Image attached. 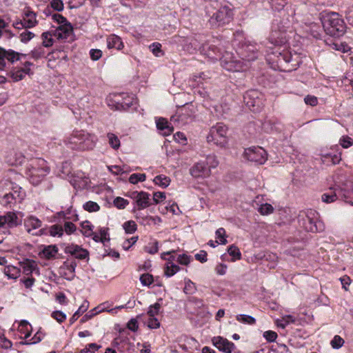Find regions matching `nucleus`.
<instances>
[{
	"label": "nucleus",
	"instance_id": "9d476101",
	"mask_svg": "<svg viewBox=\"0 0 353 353\" xmlns=\"http://www.w3.org/2000/svg\"><path fill=\"white\" fill-rule=\"evenodd\" d=\"M245 157L250 161L262 165L268 159L266 151L261 147H251L245 150Z\"/></svg>",
	"mask_w": 353,
	"mask_h": 353
},
{
	"label": "nucleus",
	"instance_id": "f03ea898",
	"mask_svg": "<svg viewBox=\"0 0 353 353\" xmlns=\"http://www.w3.org/2000/svg\"><path fill=\"white\" fill-rule=\"evenodd\" d=\"M205 12L210 26L215 28L228 24L233 17L232 10L227 6L219 5V0H209Z\"/></svg>",
	"mask_w": 353,
	"mask_h": 353
},
{
	"label": "nucleus",
	"instance_id": "c03bdc74",
	"mask_svg": "<svg viewBox=\"0 0 353 353\" xmlns=\"http://www.w3.org/2000/svg\"><path fill=\"white\" fill-rule=\"evenodd\" d=\"M196 291L195 284L190 279H185V287L183 292L187 294H192Z\"/></svg>",
	"mask_w": 353,
	"mask_h": 353
},
{
	"label": "nucleus",
	"instance_id": "37998d69",
	"mask_svg": "<svg viewBox=\"0 0 353 353\" xmlns=\"http://www.w3.org/2000/svg\"><path fill=\"white\" fill-rule=\"evenodd\" d=\"M83 209L89 212H97L100 210V206L94 201H89L83 204Z\"/></svg>",
	"mask_w": 353,
	"mask_h": 353
},
{
	"label": "nucleus",
	"instance_id": "4468645a",
	"mask_svg": "<svg viewBox=\"0 0 353 353\" xmlns=\"http://www.w3.org/2000/svg\"><path fill=\"white\" fill-rule=\"evenodd\" d=\"M21 223V221L14 212H9L5 215H0V228H12Z\"/></svg>",
	"mask_w": 353,
	"mask_h": 353
},
{
	"label": "nucleus",
	"instance_id": "69168bd1",
	"mask_svg": "<svg viewBox=\"0 0 353 353\" xmlns=\"http://www.w3.org/2000/svg\"><path fill=\"white\" fill-rule=\"evenodd\" d=\"M51 8L56 11H61L63 9V3L61 0H52L50 3Z\"/></svg>",
	"mask_w": 353,
	"mask_h": 353
},
{
	"label": "nucleus",
	"instance_id": "a19ab883",
	"mask_svg": "<svg viewBox=\"0 0 353 353\" xmlns=\"http://www.w3.org/2000/svg\"><path fill=\"white\" fill-rule=\"evenodd\" d=\"M37 268V263L33 260H26L24 266H23V272L26 274H31L34 270Z\"/></svg>",
	"mask_w": 353,
	"mask_h": 353
},
{
	"label": "nucleus",
	"instance_id": "bb28decb",
	"mask_svg": "<svg viewBox=\"0 0 353 353\" xmlns=\"http://www.w3.org/2000/svg\"><path fill=\"white\" fill-rule=\"evenodd\" d=\"M89 302L86 300L83 301L82 304L80 305L79 309L75 312V313L72 315V316L70 319V324H72L74 321H76L78 318L83 314L85 312L88 310L89 308Z\"/></svg>",
	"mask_w": 353,
	"mask_h": 353
},
{
	"label": "nucleus",
	"instance_id": "864d4df0",
	"mask_svg": "<svg viewBox=\"0 0 353 353\" xmlns=\"http://www.w3.org/2000/svg\"><path fill=\"white\" fill-rule=\"evenodd\" d=\"M161 309V304L155 303L154 305H150L148 311V314L150 317H155L159 313Z\"/></svg>",
	"mask_w": 353,
	"mask_h": 353
},
{
	"label": "nucleus",
	"instance_id": "6ab92c4d",
	"mask_svg": "<svg viewBox=\"0 0 353 353\" xmlns=\"http://www.w3.org/2000/svg\"><path fill=\"white\" fill-rule=\"evenodd\" d=\"M243 59L248 61H253L257 58V48L255 44L245 43L241 52Z\"/></svg>",
	"mask_w": 353,
	"mask_h": 353
},
{
	"label": "nucleus",
	"instance_id": "e2e57ef3",
	"mask_svg": "<svg viewBox=\"0 0 353 353\" xmlns=\"http://www.w3.org/2000/svg\"><path fill=\"white\" fill-rule=\"evenodd\" d=\"M325 159H330L332 164H337L341 160V153L338 154H332L327 153L323 156Z\"/></svg>",
	"mask_w": 353,
	"mask_h": 353
},
{
	"label": "nucleus",
	"instance_id": "72a5a7b5",
	"mask_svg": "<svg viewBox=\"0 0 353 353\" xmlns=\"http://www.w3.org/2000/svg\"><path fill=\"white\" fill-rule=\"evenodd\" d=\"M153 181L156 185H158L163 188H165L170 185V179L169 177L161 174L155 176Z\"/></svg>",
	"mask_w": 353,
	"mask_h": 353
},
{
	"label": "nucleus",
	"instance_id": "de8ad7c7",
	"mask_svg": "<svg viewBox=\"0 0 353 353\" xmlns=\"http://www.w3.org/2000/svg\"><path fill=\"white\" fill-rule=\"evenodd\" d=\"M146 179L145 174L134 173L130 175L129 181L131 183L136 184L139 181H144Z\"/></svg>",
	"mask_w": 353,
	"mask_h": 353
},
{
	"label": "nucleus",
	"instance_id": "f8f14e48",
	"mask_svg": "<svg viewBox=\"0 0 353 353\" xmlns=\"http://www.w3.org/2000/svg\"><path fill=\"white\" fill-rule=\"evenodd\" d=\"M261 93L259 91L252 90L248 91L243 97L247 106L250 108H253V111L258 110L262 105L261 99L259 97Z\"/></svg>",
	"mask_w": 353,
	"mask_h": 353
},
{
	"label": "nucleus",
	"instance_id": "393cba45",
	"mask_svg": "<svg viewBox=\"0 0 353 353\" xmlns=\"http://www.w3.org/2000/svg\"><path fill=\"white\" fill-rule=\"evenodd\" d=\"M117 103V109L126 110L130 108L134 103V97L132 96L125 95L122 97V100H118Z\"/></svg>",
	"mask_w": 353,
	"mask_h": 353
},
{
	"label": "nucleus",
	"instance_id": "f704fd0d",
	"mask_svg": "<svg viewBox=\"0 0 353 353\" xmlns=\"http://www.w3.org/2000/svg\"><path fill=\"white\" fill-rule=\"evenodd\" d=\"M4 274L9 279H17L19 276V270L14 266H7L4 268Z\"/></svg>",
	"mask_w": 353,
	"mask_h": 353
},
{
	"label": "nucleus",
	"instance_id": "a18cd8bd",
	"mask_svg": "<svg viewBox=\"0 0 353 353\" xmlns=\"http://www.w3.org/2000/svg\"><path fill=\"white\" fill-rule=\"evenodd\" d=\"M123 228L128 234H132L137 230V224L134 221H128L123 223Z\"/></svg>",
	"mask_w": 353,
	"mask_h": 353
},
{
	"label": "nucleus",
	"instance_id": "412c9836",
	"mask_svg": "<svg viewBox=\"0 0 353 353\" xmlns=\"http://www.w3.org/2000/svg\"><path fill=\"white\" fill-rule=\"evenodd\" d=\"M20 23L25 28L34 27L37 23L36 14L32 11L27 10L25 12L23 19L20 21Z\"/></svg>",
	"mask_w": 353,
	"mask_h": 353
},
{
	"label": "nucleus",
	"instance_id": "0e129e2a",
	"mask_svg": "<svg viewBox=\"0 0 353 353\" xmlns=\"http://www.w3.org/2000/svg\"><path fill=\"white\" fill-rule=\"evenodd\" d=\"M174 139L177 143L181 145H184L187 144V138L183 132H177L174 134Z\"/></svg>",
	"mask_w": 353,
	"mask_h": 353
},
{
	"label": "nucleus",
	"instance_id": "dca6fc26",
	"mask_svg": "<svg viewBox=\"0 0 353 353\" xmlns=\"http://www.w3.org/2000/svg\"><path fill=\"white\" fill-rule=\"evenodd\" d=\"M190 172L194 178H205L210 175V169L205 162H198L192 167Z\"/></svg>",
	"mask_w": 353,
	"mask_h": 353
},
{
	"label": "nucleus",
	"instance_id": "20e7f679",
	"mask_svg": "<svg viewBox=\"0 0 353 353\" xmlns=\"http://www.w3.org/2000/svg\"><path fill=\"white\" fill-rule=\"evenodd\" d=\"M321 23L327 34L334 37H339L345 32V24L337 12H330L323 14Z\"/></svg>",
	"mask_w": 353,
	"mask_h": 353
},
{
	"label": "nucleus",
	"instance_id": "bf43d9fd",
	"mask_svg": "<svg viewBox=\"0 0 353 353\" xmlns=\"http://www.w3.org/2000/svg\"><path fill=\"white\" fill-rule=\"evenodd\" d=\"M63 266L64 268H65L67 270H68L72 274L71 278L72 279L74 276V273L75 272V269L77 267L76 261H72L70 263H69L68 261H67L64 262Z\"/></svg>",
	"mask_w": 353,
	"mask_h": 353
},
{
	"label": "nucleus",
	"instance_id": "6e6d98bb",
	"mask_svg": "<svg viewBox=\"0 0 353 353\" xmlns=\"http://www.w3.org/2000/svg\"><path fill=\"white\" fill-rule=\"evenodd\" d=\"M101 347V345L97 343H90L84 349L81 350L80 353H94Z\"/></svg>",
	"mask_w": 353,
	"mask_h": 353
},
{
	"label": "nucleus",
	"instance_id": "5701e85b",
	"mask_svg": "<svg viewBox=\"0 0 353 353\" xmlns=\"http://www.w3.org/2000/svg\"><path fill=\"white\" fill-rule=\"evenodd\" d=\"M41 221L35 216H30L24 221V226L28 233H31L33 230L41 228Z\"/></svg>",
	"mask_w": 353,
	"mask_h": 353
},
{
	"label": "nucleus",
	"instance_id": "052dcab7",
	"mask_svg": "<svg viewBox=\"0 0 353 353\" xmlns=\"http://www.w3.org/2000/svg\"><path fill=\"white\" fill-rule=\"evenodd\" d=\"M34 37V34L30 31L26 30L20 34V40L22 43H27Z\"/></svg>",
	"mask_w": 353,
	"mask_h": 353
},
{
	"label": "nucleus",
	"instance_id": "1a4fd4ad",
	"mask_svg": "<svg viewBox=\"0 0 353 353\" xmlns=\"http://www.w3.org/2000/svg\"><path fill=\"white\" fill-rule=\"evenodd\" d=\"M228 128L223 123H217L213 126L207 137L208 142H214L216 145L221 147L224 146L227 143L226 134Z\"/></svg>",
	"mask_w": 353,
	"mask_h": 353
},
{
	"label": "nucleus",
	"instance_id": "3c124183",
	"mask_svg": "<svg viewBox=\"0 0 353 353\" xmlns=\"http://www.w3.org/2000/svg\"><path fill=\"white\" fill-rule=\"evenodd\" d=\"M206 166L210 168H215L219 165V161L214 155H208L206 158V162H205Z\"/></svg>",
	"mask_w": 353,
	"mask_h": 353
},
{
	"label": "nucleus",
	"instance_id": "f3484780",
	"mask_svg": "<svg viewBox=\"0 0 353 353\" xmlns=\"http://www.w3.org/2000/svg\"><path fill=\"white\" fill-rule=\"evenodd\" d=\"M66 254H70L78 259H85L88 258L89 252L87 250L81 248L77 245H69L64 250Z\"/></svg>",
	"mask_w": 353,
	"mask_h": 353
},
{
	"label": "nucleus",
	"instance_id": "9b49d317",
	"mask_svg": "<svg viewBox=\"0 0 353 353\" xmlns=\"http://www.w3.org/2000/svg\"><path fill=\"white\" fill-rule=\"evenodd\" d=\"M33 63L30 61H26L23 63V67H13L8 73V76L12 78L13 81L18 82L25 77V75L31 76L33 72L31 70V66Z\"/></svg>",
	"mask_w": 353,
	"mask_h": 353
},
{
	"label": "nucleus",
	"instance_id": "aec40b11",
	"mask_svg": "<svg viewBox=\"0 0 353 353\" xmlns=\"http://www.w3.org/2000/svg\"><path fill=\"white\" fill-rule=\"evenodd\" d=\"M106 43L108 49L120 50L124 47L121 38L114 34H112L107 37Z\"/></svg>",
	"mask_w": 353,
	"mask_h": 353
},
{
	"label": "nucleus",
	"instance_id": "7ed1b4c3",
	"mask_svg": "<svg viewBox=\"0 0 353 353\" xmlns=\"http://www.w3.org/2000/svg\"><path fill=\"white\" fill-rule=\"evenodd\" d=\"M97 137L83 130H74L64 140V143L72 150L84 151L92 150L96 144Z\"/></svg>",
	"mask_w": 353,
	"mask_h": 353
},
{
	"label": "nucleus",
	"instance_id": "0eeeda50",
	"mask_svg": "<svg viewBox=\"0 0 353 353\" xmlns=\"http://www.w3.org/2000/svg\"><path fill=\"white\" fill-rule=\"evenodd\" d=\"M52 19L59 24L57 28L52 30L54 37L58 39H67L73 30L70 23L65 17L58 13H54Z\"/></svg>",
	"mask_w": 353,
	"mask_h": 353
},
{
	"label": "nucleus",
	"instance_id": "39448f33",
	"mask_svg": "<svg viewBox=\"0 0 353 353\" xmlns=\"http://www.w3.org/2000/svg\"><path fill=\"white\" fill-rule=\"evenodd\" d=\"M276 57L274 60L277 64L278 70L283 72H292L296 70L302 63V59L299 54L292 53L288 50L276 51L273 52Z\"/></svg>",
	"mask_w": 353,
	"mask_h": 353
},
{
	"label": "nucleus",
	"instance_id": "13d9d810",
	"mask_svg": "<svg viewBox=\"0 0 353 353\" xmlns=\"http://www.w3.org/2000/svg\"><path fill=\"white\" fill-rule=\"evenodd\" d=\"M112 304H110L109 302H104L98 306L96 307V309H97L98 314L103 312H111L113 310V309H111Z\"/></svg>",
	"mask_w": 353,
	"mask_h": 353
},
{
	"label": "nucleus",
	"instance_id": "4c0bfd02",
	"mask_svg": "<svg viewBox=\"0 0 353 353\" xmlns=\"http://www.w3.org/2000/svg\"><path fill=\"white\" fill-rule=\"evenodd\" d=\"M43 337V334L38 331L34 336L30 340H26L25 341H21L20 343L22 345H32V344H36L39 342H40Z\"/></svg>",
	"mask_w": 353,
	"mask_h": 353
},
{
	"label": "nucleus",
	"instance_id": "a878e982",
	"mask_svg": "<svg viewBox=\"0 0 353 353\" xmlns=\"http://www.w3.org/2000/svg\"><path fill=\"white\" fill-rule=\"evenodd\" d=\"M270 3L272 9L277 10L279 12V14H275V16H281V18H283V12L287 13L286 11L283 10V8L286 4L285 0H270Z\"/></svg>",
	"mask_w": 353,
	"mask_h": 353
},
{
	"label": "nucleus",
	"instance_id": "774afa93",
	"mask_svg": "<svg viewBox=\"0 0 353 353\" xmlns=\"http://www.w3.org/2000/svg\"><path fill=\"white\" fill-rule=\"evenodd\" d=\"M345 14L348 23L353 26V5L347 8Z\"/></svg>",
	"mask_w": 353,
	"mask_h": 353
},
{
	"label": "nucleus",
	"instance_id": "423d86ee",
	"mask_svg": "<svg viewBox=\"0 0 353 353\" xmlns=\"http://www.w3.org/2000/svg\"><path fill=\"white\" fill-rule=\"evenodd\" d=\"M299 223L307 232H316L323 230V225L321 221H317L318 213L312 210L299 216Z\"/></svg>",
	"mask_w": 353,
	"mask_h": 353
},
{
	"label": "nucleus",
	"instance_id": "f257e3e1",
	"mask_svg": "<svg viewBox=\"0 0 353 353\" xmlns=\"http://www.w3.org/2000/svg\"><path fill=\"white\" fill-rule=\"evenodd\" d=\"M283 18H281V16H274L272 24L268 41L274 46L286 44L291 37V34H293L290 15L285 12H283Z\"/></svg>",
	"mask_w": 353,
	"mask_h": 353
},
{
	"label": "nucleus",
	"instance_id": "2f4dec72",
	"mask_svg": "<svg viewBox=\"0 0 353 353\" xmlns=\"http://www.w3.org/2000/svg\"><path fill=\"white\" fill-rule=\"evenodd\" d=\"M52 37H54V35L52 30L43 32L41 34V39L43 40L42 46L46 48L51 47L54 43Z\"/></svg>",
	"mask_w": 353,
	"mask_h": 353
},
{
	"label": "nucleus",
	"instance_id": "8fccbe9b",
	"mask_svg": "<svg viewBox=\"0 0 353 353\" xmlns=\"http://www.w3.org/2000/svg\"><path fill=\"white\" fill-rule=\"evenodd\" d=\"M158 244L157 241H154L148 243V245L145 247V251L151 254H156L159 250Z\"/></svg>",
	"mask_w": 353,
	"mask_h": 353
},
{
	"label": "nucleus",
	"instance_id": "cd10ccee",
	"mask_svg": "<svg viewBox=\"0 0 353 353\" xmlns=\"http://www.w3.org/2000/svg\"><path fill=\"white\" fill-rule=\"evenodd\" d=\"M157 127L160 130H165L163 132L164 136L170 135L173 131V128L170 127L167 120L163 118L159 119L157 121Z\"/></svg>",
	"mask_w": 353,
	"mask_h": 353
},
{
	"label": "nucleus",
	"instance_id": "4be33fe9",
	"mask_svg": "<svg viewBox=\"0 0 353 353\" xmlns=\"http://www.w3.org/2000/svg\"><path fill=\"white\" fill-rule=\"evenodd\" d=\"M341 190L337 188H330L328 192L324 193L321 196V199L323 202L330 203L339 198Z\"/></svg>",
	"mask_w": 353,
	"mask_h": 353
},
{
	"label": "nucleus",
	"instance_id": "603ef678",
	"mask_svg": "<svg viewBox=\"0 0 353 353\" xmlns=\"http://www.w3.org/2000/svg\"><path fill=\"white\" fill-rule=\"evenodd\" d=\"M339 143L343 148H348L353 145V139L349 136H343L339 140Z\"/></svg>",
	"mask_w": 353,
	"mask_h": 353
},
{
	"label": "nucleus",
	"instance_id": "7c9ffc66",
	"mask_svg": "<svg viewBox=\"0 0 353 353\" xmlns=\"http://www.w3.org/2000/svg\"><path fill=\"white\" fill-rule=\"evenodd\" d=\"M58 252V248L56 245H48L46 246L43 250L42 254L44 257L47 259H50L54 257L55 254Z\"/></svg>",
	"mask_w": 353,
	"mask_h": 353
},
{
	"label": "nucleus",
	"instance_id": "b1692460",
	"mask_svg": "<svg viewBox=\"0 0 353 353\" xmlns=\"http://www.w3.org/2000/svg\"><path fill=\"white\" fill-rule=\"evenodd\" d=\"M138 210H143L150 205V194L145 192L141 191V194L135 201Z\"/></svg>",
	"mask_w": 353,
	"mask_h": 353
},
{
	"label": "nucleus",
	"instance_id": "09e8293b",
	"mask_svg": "<svg viewBox=\"0 0 353 353\" xmlns=\"http://www.w3.org/2000/svg\"><path fill=\"white\" fill-rule=\"evenodd\" d=\"M216 239L219 240V243L225 245L228 241L225 239L226 234H225V230L223 228H220L216 231Z\"/></svg>",
	"mask_w": 353,
	"mask_h": 353
},
{
	"label": "nucleus",
	"instance_id": "4d7b16f0",
	"mask_svg": "<svg viewBox=\"0 0 353 353\" xmlns=\"http://www.w3.org/2000/svg\"><path fill=\"white\" fill-rule=\"evenodd\" d=\"M81 227L85 230L82 232L83 234L86 236H91L93 233L92 232L93 226L90 223L89 221H84L81 223Z\"/></svg>",
	"mask_w": 353,
	"mask_h": 353
},
{
	"label": "nucleus",
	"instance_id": "338daca9",
	"mask_svg": "<svg viewBox=\"0 0 353 353\" xmlns=\"http://www.w3.org/2000/svg\"><path fill=\"white\" fill-rule=\"evenodd\" d=\"M138 236H132L130 239H126L122 246L125 250H129L137 241Z\"/></svg>",
	"mask_w": 353,
	"mask_h": 353
},
{
	"label": "nucleus",
	"instance_id": "5fc2aeb1",
	"mask_svg": "<svg viewBox=\"0 0 353 353\" xmlns=\"http://www.w3.org/2000/svg\"><path fill=\"white\" fill-rule=\"evenodd\" d=\"M113 203L114 205L119 209H124L129 203L128 200L120 196L115 198Z\"/></svg>",
	"mask_w": 353,
	"mask_h": 353
},
{
	"label": "nucleus",
	"instance_id": "6e6552de",
	"mask_svg": "<svg viewBox=\"0 0 353 353\" xmlns=\"http://www.w3.org/2000/svg\"><path fill=\"white\" fill-rule=\"evenodd\" d=\"M194 113L193 105L187 103L177 110L176 114L171 117L170 121L179 125H185L193 120Z\"/></svg>",
	"mask_w": 353,
	"mask_h": 353
},
{
	"label": "nucleus",
	"instance_id": "ea45409f",
	"mask_svg": "<svg viewBox=\"0 0 353 353\" xmlns=\"http://www.w3.org/2000/svg\"><path fill=\"white\" fill-rule=\"evenodd\" d=\"M236 320L241 323L249 325H254L256 323V320L253 316L246 314L237 315Z\"/></svg>",
	"mask_w": 353,
	"mask_h": 353
},
{
	"label": "nucleus",
	"instance_id": "c9c22d12",
	"mask_svg": "<svg viewBox=\"0 0 353 353\" xmlns=\"http://www.w3.org/2000/svg\"><path fill=\"white\" fill-rule=\"evenodd\" d=\"M228 252L231 256H232V261H235L236 260H240L241 258V253L239 249L234 245H230L228 248Z\"/></svg>",
	"mask_w": 353,
	"mask_h": 353
},
{
	"label": "nucleus",
	"instance_id": "79ce46f5",
	"mask_svg": "<svg viewBox=\"0 0 353 353\" xmlns=\"http://www.w3.org/2000/svg\"><path fill=\"white\" fill-rule=\"evenodd\" d=\"M258 211L261 215H268L273 212L274 208L271 204L266 203L261 205Z\"/></svg>",
	"mask_w": 353,
	"mask_h": 353
},
{
	"label": "nucleus",
	"instance_id": "ddd939ff",
	"mask_svg": "<svg viewBox=\"0 0 353 353\" xmlns=\"http://www.w3.org/2000/svg\"><path fill=\"white\" fill-rule=\"evenodd\" d=\"M212 344L224 353H232L236 348L234 343L221 336H214L212 339Z\"/></svg>",
	"mask_w": 353,
	"mask_h": 353
},
{
	"label": "nucleus",
	"instance_id": "c85d7f7f",
	"mask_svg": "<svg viewBox=\"0 0 353 353\" xmlns=\"http://www.w3.org/2000/svg\"><path fill=\"white\" fill-rule=\"evenodd\" d=\"M107 138L110 146L114 150H118L120 148L121 142L119 137L114 133L108 132Z\"/></svg>",
	"mask_w": 353,
	"mask_h": 353
},
{
	"label": "nucleus",
	"instance_id": "e433bc0d",
	"mask_svg": "<svg viewBox=\"0 0 353 353\" xmlns=\"http://www.w3.org/2000/svg\"><path fill=\"white\" fill-rule=\"evenodd\" d=\"M43 47L44 46H40L37 48H34L30 53V57L35 60H37L44 57L46 52L43 49Z\"/></svg>",
	"mask_w": 353,
	"mask_h": 353
},
{
	"label": "nucleus",
	"instance_id": "473e14b6",
	"mask_svg": "<svg viewBox=\"0 0 353 353\" xmlns=\"http://www.w3.org/2000/svg\"><path fill=\"white\" fill-rule=\"evenodd\" d=\"M179 266L174 264L173 262H168L165 268V275L168 277H170L179 272Z\"/></svg>",
	"mask_w": 353,
	"mask_h": 353
},
{
	"label": "nucleus",
	"instance_id": "a211bd4d",
	"mask_svg": "<svg viewBox=\"0 0 353 353\" xmlns=\"http://www.w3.org/2000/svg\"><path fill=\"white\" fill-rule=\"evenodd\" d=\"M26 54L17 52L12 50H6L3 48L0 47V59H7L10 63L19 61L21 57H26Z\"/></svg>",
	"mask_w": 353,
	"mask_h": 353
},
{
	"label": "nucleus",
	"instance_id": "49530a36",
	"mask_svg": "<svg viewBox=\"0 0 353 353\" xmlns=\"http://www.w3.org/2000/svg\"><path fill=\"white\" fill-rule=\"evenodd\" d=\"M140 281L143 285L149 286L150 285L154 280L152 274L148 273H145L141 275Z\"/></svg>",
	"mask_w": 353,
	"mask_h": 353
},
{
	"label": "nucleus",
	"instance_id": "c756f323",
	"mask_svg": "<svg viewBox=\"0 0 353 353\" xmlns=\"http://www.w3.org/2000/svg\"><path fill=\"white\" fill-rule=\"evenodd\" d=\"M7 185H10V189L12 191L10 192H12L13 195L15 196V197L18 199V201H21L23 199V194L21 192V188L19 187L17 184H13L11 181H6L5 183Z\"/></svg>",
	"mask_w": 353,
	"mask_h": 353
},
{
	"label": "nucleus",
	"instance_id": "2eb2a0df",
	"mask_svg": "<svg viewBox=\"0 0 353 353\" xmlns=\"http://www.w3.org/2000/svg\"><path fill=\"white\" fill-rule=\"evenodd\" d=\"M48 172V168H37L32 167L29 169V179L32 184L37 185Z\"/></svg>",
	"mask_w": 353,
	"mask_h": 353
},
{
	"label": "nucleus",
	"instance_id": "58836bf2",
	"mask_svg": "<svg viewBox=\"0 0 353 353\" xmlns=\"http://www.w3.org/2000/svg\"><path fill=\"white\" fill-rule=\"evenodd\" d=\"M48 232L52 236H61L63 234V228L61 225L55 224L49 228Z\"/></svg>",
	"mask_w": 353,
	"mask_h": 353
},
{
	"label": "nucleus",
	"instance_id": "680f3d73",
	"mask_svg": "<svg viewBox=\"0 0 353 353\" xmlns=\"http://www.w3.org/2000/svg\"><path fill=\"white\" fill-rule=\"evenodd\" d=\"M344 343V340L338 335L334 336L333 339L331 341V345L333 348L339 349L340 348Z\"/></svg>",
	"mask_w": 353,
	"mask_h": 353
}]
</instances>
